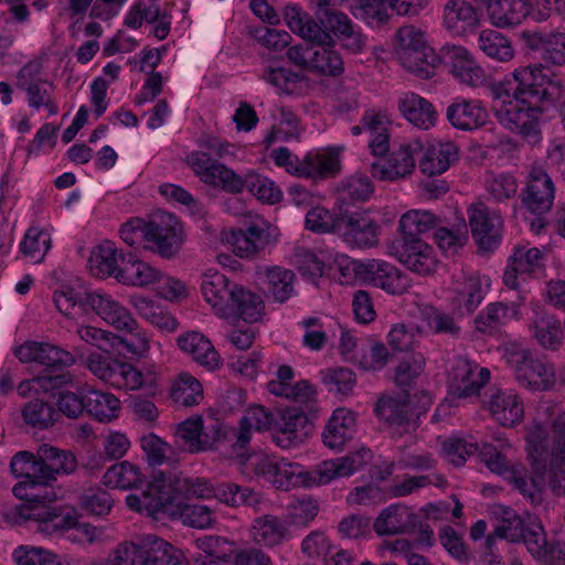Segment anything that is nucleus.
Masks as SVG:
<instances>
[{"label": "nucleus", "mask_w": 565, "mask_h": 565, "mask_svg": "<svg viewBox=\"0 0 565 565\" xmlns=\"http://www.w3.org/2000/svg\"><path fill=\"white\" fill-rule=\"evenodd\" d=\"M374 412L377 417L386 423L397 433H407L417 427V423L413 419L414 414L406 398H397L393 396H382L375 404Z\"/></svg>", "instance_id": "obj_29"}, {"label": "nucleus", "mask_w": 565, "mask_h": 565, "mask_svg": "<svg viewBox=\"0 0 565 565\" xmlns=\"http://www.w3.org/2000/svg\"><path fill=\"white\" fill-rule=\"evenodd\" d=\"M550 0H489L487 12L491 23L498 28L520 24L530 13L532 6L550 4Z\"/></svg>", "instance_id": "obj_28"}, {"label": "nucleus", "mask_w": 565, "mask_h": 565, "mask_svg": "<svg viewBox=\"0 0 565 565\" xmlns=\"http://www.w3.org/2000/svg\"><path fill=\"white\" fill-rule=\"evenodd\" d=\"M451 303L461 313H471L484 298V290L478 276L461 275L454 279Z\"/></svg>", "instance_id": "obj_35"}, {"label": "nucleus", "mask_w": 565, "mask_h": 565, "mask_svg": "<svg viewBox=\"0 0 565 565\" xmlns=\"http://www.w3.org/2000/svg\"><path fill=\"white\" fill-rule=\"evenodd\" d=\"M308 423L305 411L300 407L286 408L280 416L273 435L275 444L281 448H291L303 441L306 433L303 431Z\"/></svg>", "instance_id": "obj_31"}, {"label": "nucleus", "mask_w": 565, "mask_h": 565, "mask_svg": "<svg viewBox=\"0 0 565 565\" xmlns=\"http://www.w3.org/2000/svg\"><path fill=\"white\" fill-rule=\"evenodd\" d=\"M268 225L257 220L245 228L232 230L226 242L241 258H252L269 243Z\"/></svg>", "instance_id": "obj_24"}, {"label": "nucleus", "mask_w": 565, "mask_h": 565, "mask_svg": "<svg viewBox=\"0 0 565 565\" xmlns=\"http://www.w3.org/2000/svg\"><path fill=\"white\" fill-rule=\"evenodd\" d=\"M489 536L513 543L523 541L531 555L545 565H565V543H548L541 523L525 524L512 510L504 511L502 520Z\"/></svg>", "instance_id": "obj_5"}, {"label": "nucleus", "mask_w": 565, "mask_h": 565, "mask_svg": "<svg viewBox=\"0 0 565 565\" xmlns=\"http://www.w3.org/2000/svg\"><path fill=\"white\" fill-rule=\"evenodd\" d=\"M263 312L264 303L262 298L239 286L235 297H233V305H231L228 317L237 316L244 321L252 323L258 321Z\"/></svg>", "instance_id": "obj_57"}, {"label": "nucleus", "mask_w": 565, "mask_h": 565, "mask_svg": "<svg viewBox=\"0 0 565 565\" xmlns=\"http://www.w3.org/2000/svg\"><path fill=\"white\" fill-rule=\"evenodd\" d=\"M122 367L124 362L113 359L108 354H90L88 358V369L90 372L114 387H117Z\"/></svg>", "instance_id": "obj_63"}, {"label": "nucleus", "mask_w": 565, "mask_h": 565, "mask_svg": "<svg viewBox=\"0 0 565 565\" xmlns=\"http://www.w3.org/2000/svg\"><path fill=\"white\" fill-rule=\"evenodd\" d=\"M439 58L461 83L472 87H477L483 83L484 71L477 64L473 56L466 47L446 44L440 49Z\"/></svg>", "instance_id": "obj_20"}, {"label": "nucleus", "mask_w": 565, "mask_h": 565, "mask_svg": "<svg viewBox=\"0 0 565 565\" xmlns=\"http://www.w3.org/2000/svg\"><path fill=\"white\" fill-rule=\"evenodd\" d=\"M121 257H128V253H119L114 243L105 242L89 257V269L96 277L114 276L119 281Z\"/></svg>", "instance_id": "obj_43"}, {"label": "nucleus", "mask_w": 565, "mask_h": 565, "mask_svg": "<svg viewBox=\"0 0 565 565\" xmlns=\"http://www.w3.org/2000/svg\"><path fill=\"white\" fill-rule=\"evenodd\" d=\"M480 459L494 473L509 480L515 489L533 503L541 501V492L544 488V480L541 477H532L530 480L523 470L511 467L500 451L490 444L478 445Z\"/></svg>", "instance_id": "obj_8"}, {"label": "nucleus", "mask_w": 565, "mask_h": 565, "mask_svg": "<svg viewBox=\"0 0 565 565\" xmlns=\"http://www.w3.org/2000/svg\"><path fill=\"white\" fill-rule=\"evenodd\" d=\"M88 310L118 330H131L136 327V320L129 311L107 294L85 292L84 311Z\"/></svg>", "instance_id": "obj_22"}, {"label": "nucleus", "mask_w": 565, "mask_h": 565, "mask_svg": "<svg viewBox=\"0 0 565 565\" xmlns=\"http://www.w3.org/2000/svg\"><path fill=\"white\" fill-rule=\"evenodd\" d=\"M145 565H188L182 552L156 535L141 539Z\"/></svg>", "instance_id": "obj_37"}, {"label": "nucleus", "mask_w": 565, "mask_h": 565, "mask_svg": "<svg viewBox=\"0 0 565 565\" xmlns=\"http://www.w3.org/2000/svg\"><path fill=\"white\" fill-rule=\"evenodd\" d=\"M490 371L479 367L477 363L465 358H458L449 373L451 394L458 398L477 396L489 382Z\"/></svg>", "instance_id": "obj_17"}, {"label": "nucleus", "mask_w": 565, "mask_h": 565, "mask_svg": "<svg viewBox=\"0 0 565 565\" xmlns=\"http://www.w3.org/2000/svg\"><path fill=\"white\" fill-rule=\"evenodd\" d=\"M250 535L256 544L265 547L281 545L291 537L287 521L271 514L256 518L250 526Z\"/></svg>", "instance_id": "obj_33"}, {"label": "nucleus", "mask_w": 565, "mask_h": 565, "mask_svg": "<svg viewBox=\"0 0 565 565\" xmlns=\"http://www.w3.org/2000/svg\"><path fill=\"white\" fill-rule=\"evenodd\" d=\"M326 28L331 31L334 46H339L347 55L364 53L369 44V38L343 12H329L324 19Z\"/></svg>", "instance_id": "obj_16"}, {"label": "nucleus", "mask_w": 565, "mask_h": 565, "mask_svg": "<svg viewBox=\"0 0 565 565\" xmlns=\"http://www.w3.org/2000/svg\"><path fill=\"white\" fill-rule=\"evenodd\" d=\"M370 450L362 449L355 455L326 460L311 470H305L297 462L264 456L259 458L255 470L277 489L291 487H313L327 484L335 478L348 477L360 470L366 462Z\"/></svg>", "instance_id": "obj_1"}, {"label": "nucleus", "mask_w": 565, "mask_h": 565, "mask_svg": "<svg viewBox=\"0 0 565 565\" xmlns=\"http://www.w3.org/2000/svg\"><path fill=\"white\" fill-rule=\"evenodd\" d=\"M294 280L295 274L289 269L278 266L268 268L265 287L267 297L279 303L286 302L295 294Z\"/></svg>", "instance_id": "obj_50"}, {"label": "nucleus", "mask_w": 565, "mask_h": 565, "mask_svg": "<svg viewBox=\"0 0 565 565\" xmlns=\"http://www.w3.org/2000/svg\"><path fill=\"white\" fill-rule=\"evenodd\" d=\"M355 428L354 413L347 408H337L322 431L324 446L332 450H342L345 444L353 438Z\"/></svg>", "instance_id": "obj_32"}, {"label": "nucleus", "mask_w": 565, "mask_h": 565, "mask_svg": "<svg viewBox=\"0 0 565 565\" xmlns=\"http://www.w3.org/2000/svg\"><path fill=\"white\" fill-rule=\"evenodd\" d=\"M345 266L341 265L342 275L352 270L354 276L365 284L382 288L392 295H402L408 288L406 277L394 265L381 259L365 262L345 258Z\"/></svg>", "instance_id": "obj_6"}, {"label": "nucleus", "mask_w": 565, "mask_h": 565, "mask_svg": "<svg viewBox=\"0 0 565 565\" xmlns=\"http://www.w3.org/2000/svg\"><path fill=\"white\" fill-rule=\"evenodd\" d=\"M103 482L108 488L128 490L138 488L143 482V475L137 465L125 460L108 468Z\"/></svg>", "instance_id": "obj_48"}, {"label": "nucleus", "mask_w": 565, "mask_h": 565, "mask_svg": "<svg viewBox=\"0 0 565 565\" xmlns=\"http://www.w3.org/2000/svg\"><path fill=\"white\" fill-rule=\"evenodd\" d=\"M478 47L490 58L508 62L513 58L511 41L499 31L487 29L478 35Z\"/></svg>", "instance_id": "obj_55"}, {"label": "nucleus", "mask_w": 565, "mask_h": 565, "mask_svg": "<svg viewBox=\"0 0 565 565\" xmlns=\"http://www.w3.org/2000/svg\"><path fill=\"white\" fill-rule=\"evenodd\" d=\"M539 83H534L537 88L534 94H529L531 98L542 102L546 111L557 106L563 127L565 128V82L557 76H547L542 72ZM533 85V83H531Z\"/></svg>", "instance_id": "obj_38"}, {"label": "nucleus", "mask_w": 565, "mask_h": 565, "mask_svg": "<svg viewBox=\"0 0 565 565\" xmlns=\"http://www.w3.org/2000/svg\"><path fill=\"white\" fill-rule=\"evenodd\" d=\"M441 220L426 210H411L399 220L402 239L419 238L418 235L437 227Z\"/></svg>", "instance_id": "obj_51"}, {"label": "nucleus", "mask_w": 565, "mask_h": 565, "mask_svg": "<svg viewBox=\"0 0 565 565\" xmlns=\"http://www.w3.org/2000/svg\"><path fill=\"white\" fill-rule=\"evenodd\" d=\"M523 39L529 49L541 53V58L545 63L556 66L565 65V33H524Z\"/></svg>", "instance_id": "obj_34"}, {"label": "nucleus", "mask_w": 565, "mask_h": 565, "mask_svg": "<svg viewBox=\"0 0 565 565\" xmlns=\"http://www.w3.org/2000/svg\"><path fill=\"white\" fill-rule=\"evenodd\" d=\"M518 307L519 305L515 303L512 307L503 302L490 303L476 319L478 330L482 332L497 330L500 326L505 324L510 318L518 316Z\"/></svg>", "instance_id": "obj_59"}, {"label": "nucleus", "mask_w": 565, "mask_h": 565, "mask_svg": "<svg viewBox=\"0 0 565 565\" xmlns=\"http://www.w3.org/2000/svg\"><path fill=\"white\" fill-rule=\"evenodd\" d=\"M489 409L502 426H513L523 418V405L518 395L497 390L490 395Z\"/></svg>", "instance_id": "obj_42"}, {"label": "nucleus", "mask_w": 565, "mask_h": 565, "mask_svg": "<svg viewBox=\"0 0 565 565\" xmlns=\"http://www.w3.org/2000/svg\"><path fill=\"white\" fill-rule=\"evenodd\" d=\"M379 225L361 213H340L335 234L352 247H372L379 242Z\"/></svg>", "instance_id": "obj_15"}, {"label": "nucleus", "mask_w": 565, "mask_h": 565, "mask_svg": "<svg viewBox=\"0 0 565 565\" xmlns=\"http://www.w3.org/2000/svg\"><path fill=\"white\" fill-rule=\"evenodd\" d=\"M542 77V65L533 64L518 67L509 81L510 90L514 100L503 103L495 115L499 122L511 131L525 138L536 139L540 135V117L546 111L545 105L529 96L537 88L530 83H539Z\"/></svg>", "instance_id": "obj_2"}, {"label": "nucleus", "mask_w": 565, "mask_h": 565, "mask_svg": "<svg viewBox=\"0 0 565 565\" xmlns=\"http://www.w3.org/2000/svg\"><path fill=\"white\" fill-rule=\"evenodd\" d=\"M343 71V58L333 44H319L316 46L310 68L311 73L335 77L341 75Z\"/></svg>", "instance_id": "obj_54"}, {"label": "nucleus", "mask_w": 565, "mask_h": 565, "mask_svg": "<svg viewBox=\"0 0 565 565\" xmlns=\"http://www.w3.org/2000/svg\"><path fill=\"white\" fill-rule=\"evenodd\" d=\"M317 9L318 21L297 4H288L284 10V19L288 28L315 46L332 42L331 31L326 28L324 19L329 12H338L330 7H324L322 10Z\"/></svg>", "instance_id": "obj_10"}, {"label": "nucleus", "mask_w": 565, "mask_h": 565, "mask_svg": "<svg viewBox=\"0 0 565 565\" xmlns=\"http://www.w3.org/2000/svg\"><path fill=\"white\" fill-rule=\"evenodd\" d=\"M471 235L482 250H493L502 238L503 220L499 212L482 202L471 204L468 210Z\"/></svg>", "instance_id": "obj_12"}, {"label": "nucleus", "mask_w": 565, "mask_h": 565, "mask_svg": "<svg viewBox=\"0 0 565 565\" xmlns=\"http://www.w3.org/2000/svg\"><path fill=\"white\" fill-rule=\"evenodd\" d=\"M169 516L180 519L183 524L195 529L210 527L215 521L214 512L209 507L183 501L170 508Z\"/></svg>", "instance_id": "obj_53"}, {"label": "nucleus", "mask_w": 565, "mask_h": 565, "mask_svg": "<svg viewBox=\"0 0 565 565\" xmlns=\"http://www.w3.org/2000/svg\"><path fill=\"white\" fill-rule=\"evenodd\" d=\"M399 64L420 78H430L435 75L440 58L429 46L409 49L395 52Z\"/></svg>", "instance_id": "obj_39"}, {"label": "nucleus", "mask_w": 565, "mask_h": 565, "mask_svg": "<svg viewBox=\"0 0 565 565\" xmlns=\"http://www.w3.org/2000/svg\"><path fill=\"white\" fill-rule=\"evenodd\" d=\"M148 248L161 257H173L183 243L182 225L170 213L157 215L148 222Z\"/></svg>", "instance_id": "obj_11"}, {"label": "nucleus", "mask_w": 565, "mask_h": 565, "mask_svg": "<svg viewBox=\"0 0 565 565\" xmlns=\"http://www.w3.org/2000/svg\"><path fill=\"white\" fill-rule=\"evenodd\" d=\"M120 273L119 282L134 286L154 284L160 278V271L157 268L139 260L131 253H128V257H121Z\"/></svg>", "instance_id": "obj_46"}, {"label": "nucleus", "mask_w": 565, "mask_h": 565, "mask_svg": "<svg viewBox=\"0 0 565 565\" xmlns=\"http://www.w3.org/2000/svg\"><path fill=\"white\" fill-rule=\"evenodd\" d=\"M238 285L232 282L224 274L209 270L202 276L201 291L206 302L222 318H228L233 297Z\"/></svg>", "instance_id": "obj_21"}, {"label": "nucleus", "mask_w": 565, "mask_h": 565, "mask_svg": "<svg viewBox=\"0 0 565 565\" xmlns=\"http://www.w3.org/2000/svg\"><path fill=\"white\" fill-rule=\"evenodd\" d=\"M140 447L147 463L151 467L169 462L173 456V448L153 433L140 437Z\"/></svg>", "instance_id": "obj_62"}, {"label": "nucleus", "mask_w": 565, "mask_h": 565, "mask_svg": "<svg viewBox=\"0 0 565 565\" xmlns=\"http://www.w3.org/2000/svg\"><path fill=\"white\" fill-rule=\"evenodd\" d=\"M237 429L223 424L217 419H211L209 423L202 420V430L200 436V451L217 449L221 445H228L233 454L244 456V450L236 445Z\"/></svg>", "instance_id": "obj_41"}, {"label": "nucleus", "mask_w": 565, "mask_h": 565, "mask_svg": "<svg viewBox=\"0 0 565 565\" xmlns=\"http://www.w3.org/2000/svg\"><path fill=\"white\" fill-rule=\"evenodd\" d=\"M85 412L99 422H110L118 416L120 402L110 393L97 390H86Z\"/></svg>", "instance_id": "obj_49"}, {"label": "nucleus", "mask_w": 565, "mask_h": 565, "mask_svg": "<svg viewBox=\"0 0 565 565\" xmlns=\"http://www.w3.org/2000/svg\"><path fill=\"white\" fill-rule=\"evenodd\" d=\"M22 418L24 423L34 429H49L60 418V413L53 404L43 399H32L22 408Z\"/></svg>", "instance_id": "obj_52"}, {"label": "nucleus", "mask_w": 565, "mask_h": 565, "mask_svg": "<svg viewBox=\"0 0 565 565\" xmlns=\"http://www.w3.org/2000/svg\"><path fill=\"white\" fill-rule=\"evenodd\" d=\"M216 499L230 507H252L257 509L262 495L252 488L227 482L217 484Z\"/></svg>", "instance_id": "obj_58"}, {"label": "nucleus", "mask_w": 565, "mask_h": 565, "mask_svg": "<svg viewBox=\"0 0 565 565\" xmlns=\"http://www.w3.org/2000/svg\"><path fill=\"white\" fill-rule=\"evenodd\" d=\"M418 524V514L405 504L395 503L382 510L373 529L381 536L397 535L413 533Z\"/></svg>", "instance_id": "obj_25"}, {"label": "nucleus", "mask_w": 565, "mask_h": 565, "mask_svg": "<svg viewBox=\"0 0 565 565\" xmlns=\"http://www.w3.org/2000/svg\"><path fill=\"white\" fill-rule=\"evenodd\" d=\"M178 480H182V473L172 471H157L148 484L151 494L150 513L164 514L169 516L172 505L182 502V489Z\"/></svg>", "instance_id": "obj_19"}, {"label": "nucleus", "mask_w": 565, "mask_h": 565, "mask_svg": "<svg viewBox=\"0 0 565 565\" xmlns=\"http://www.w3.org/2000/svg\"><path fill=\"white\" fill-rule=\"evenodd\" d=\"M271 158L276 166L284 167L289 173L309 179L326 178L340 170L338 156L332 152H309L299 160L288 148L280 147L271 151Z\"/></svg>", "instance_id": "obj_7"}, {"label": "nucleus", "mask_w": 565, "mask_h": 565, "mask_svg": "<svg viewBox=\"0 0 565 565\" xmlns=\"http://www.w3.org/2000/svg\"><path fill=\"white\" fill-rule=\"evenodd\" d=\"M488 111L479 99L457 97L446 109L449 124L459 130L469 131L488 121Z\"/></svg>", "instance_id": "obj_26"}, {"label": "nucleus", "mask_w": 565, "mask_h": 565, "mask_svg": "<svg viewBox=\"0 0 565 565\" xmlns=\"http://www.w3.org/2000/svg\"><path fill=\"white\" fill-rule=\"evenodd\" d=\"M423 143L414 140L401 145L385 163L375 161L371 164V174L380 181H395L411 174L415 168L416 156L423 152Z\"/></svg>", "instance_id": "obj_18"}, {"label": "nucleus", "mask_w": 565, "mask_h": 565, "mask_svg": "<svg viewBox=\"0 0 565 565\" xmlns=\"http://www.w3.org/2000/svg\"><path fill=\"white\" fill-rule=\"evenodd\" d=\"M480 23L478 10L466 0H448L444 6V26L455 36L473 32Z\"/></svg>", "instance_id": "obj_30"}, {"label": "nucleus", "mask_w": 565, "mask_h": 565, "mask_svg": "<svg viewBox=\"0 0 565 565\" xmlns=\"http://www.w3.org/2000/svg\"><path fill=\"white\" fill-rule=\"evenodd\" d=\"M394 255L409 270L428 275L437 266V258L431 245L422 238L402 239L399 245L393 246Z\"/></svg>", "instance_id": "obj_23"}, {"label": "nucleus", "mask_w": 565, "mask_h": 565, "mask_svg": "<svg viewBox=\"0 0 565 565\" xmlns=\"http://www.w3.org/2000/svg\"><path fill=\"white\" fill-rule=\"evenodd\" d=\"M50 247V234L35 227H31L26 231L20 244V250L23 255L34 263L42 262Z\"/></svg>", "instance_id": "obj_64"}, {"label": "nucleus", "mask_w": 565, "mask_h": 565, "mask_svg": "<svg viewBox=\"0 0 565 565\" xmlns=\"http://www.w3.org/2000/svg\"><path fill=\"white\" fill-rule=\"evenodd\" d=\"M39 494H34L32 501L34 504L28 507L23 516L36 523V530L47 535H54L73 529L77 524L75 511L68 507L46 504L45 501L52 500L45 491L40 500Z\"/></svg>", "instance_id": "obj_9"}, {"label": "nucleus", "mask_w": 565, "mask_h": 565, "mask_svg": "<svg viewBox=\"0 0 565 565\" xmlns=\"http://www.w3.org/2000/svg\"><path fill=\"white\" fill-rule=\"evenodd\" d=\"M531 329L533 338L542 348L554 351L562 344L564 328L555 317L536 315Z\"/></svg>", "instance_id": "obj_47"}, {"label": "nucleus", "mask_w": 565, "mask_h": 565, "mask_svg": "<svg viewBox=\"0 0 565 565\" xmlns=\"http://www.w3.org/2000/svg\"><path fill=\"white\" fill-rule=\"evenodd\" d=\"M172 399L183 406L198 405L203 398L201 383L189 373H181L171 388Z\"/></svg>", "instance_id": "obj_61"}, {"label": "nucleus", "mask_w": 565, "mask_h": 565, "mask_svg": "<svg viewBox=\"0 0 565 565\" xmlns=\"http://www.w3.org/2000/svg\"><path fill=\"white\" fill-rule=\"evenodd\" d=\"M403 116L415 127L429 129L436 122V111L431 103L415 93H404L398 100Z\"/></svg>", "instance_id": "obj_40"}, {"label": "nucleus", "mask_w": 565, "mask_h": 565, "mask_svg": "<svg viewBox=\"0 0 565 565\" xmlns=\"http://www.w3.org/2000/svg\"><path fill=\"white\" fill-rule=\"evenodd\" d=\"M529 456L533 460V467L536 471L545 469L548 456L552 455V449L548 448V439L546 429L535 424L531 426L526 435Z\"/></svg>", "instance_id": "obj_60"}, {"label": "nucleus", "mask_w": 565, "mask_h": 565, "mask_svg": "<svg viewBox=\"0 0 565 565\" xmlns=\"http://www.w3.org/2000/svg\"><path fill=\"white\" fill-rule=\"evenodd\" d=\"M262 77L280 93L288 95L298 94L307 81L303 73L295 72L287 67L268 66L264 70Z\"/></svg>", "instance_id": "obj_56"}, {"label": "nucleus", "mask_w": 565, "mask_h": 565, "mask_svg": "<svg viewBox=\"0 0 565 565\" xmlns=\"http://www.w3.org/2000/svg\"><path fill=\"white\" fill-rule=\"evenodd\" d=\"M178 345L183 352L191 355L196 363L210 371L217 369L221 364L220 354L211 341L200 332L192 331L181 334L178 338Z\"/></svg>", "instance_id": "obj_36"}, {"label": "nucleus", "mask_w": 565, "mask_h": 565, "mask_svg": "<svg viewBox=\"0 0 565 565\" xmlns=\"http://www.w3.org/2000/svg\"><path fill=\"white\" fill-rule=\"evenodd\" d=\"M274 423V415L265 407L256 405L246 412L238 423L236 445L244 454L248 450V445L253 431L269 429Z\"/></svg>", "instance_id": "obj_44"}, {"label": "nucleus", "mask_w": 565, "mask_h": 565, "mask_svg": "<svg viewBox=\"0 0 565 565\" xmlns=\"http://www.w3.org/2000/svg\"><path fill=\"white\" fill-rule=\"evenodd\" d=\"M15 356L23 363L34 362L56 370L71 366L75 362L70 352L49 343L39 342L20 345L15 350Z\"/></svg>", "instance_id": "obj_27"}, {"label": "nucleus", "mask_w": 565, "mask_h": 565, "mask_svg": "<svg viewBox=\"0 0 565 565\" xmlns=\"http://www.w3.org/2000/svg\"><path fill=\"white\" fill-rule=\"evenodd\" d=\"M508 361L515 370L518 382L532 391H546L553 385V367L533 359L527 350H511Z\"/></svg>", "instance_id": "obj_13"}, {"label": "nucleus", "mask_w": 565, "mask_h": 565, "mask_svg": "<svg viewBox=\"0 0 565 565\" xmlns=\"http://www.w3.org/2000/svg\"><path fill=\"white\" fill-rule=\"evenodd\" d=\"M189 163L203 182L221 186L224 191L241 193L247 189L258 200L269 204L279 202L281 199L280 189L270 179L254 172L242 178L224 164L211 159L205 152L191 153Z\"/></svg>", "instance_id": "obj_3"}, {"label": "nucleus", "mask_w": 565, "mask_h": 565, "mask_svg": "<svg viewBox=\"0 0 565 565\" xmlns=\"http://www.w3.org/2000/svg\"><path fill=\"white\" fill-rule=\"evenodd\" d=\"M555 198V185L548 173L542 168H531L525 188L520 193L522 205L534 214L551 210Z\"/></svg>", "instance_id": "obj_14"}, {"label": "nucleus", "mask_w": 565, "mask_h": 565, "mask_svg": "<svg viewBox=\"0 0 565 565\" xmlns=\"http://www.w3.org/2000/svg\"><path fill=\"white\" fill-rule=\"evenodd\" d=\"M14 476L25 478L31 487L49 486L58 476H68L77 468L75 456L51 445L44 444L36 454L20 451L10 462Z\"/></svg>", "instance_id": "obj_4"}, {"label": "nucleus", "mask_w": 565, "mask_h": 565, "mask_svg": "<svg viewBox=\"0 0 565 565\" xmlns=\"http://www.w3.org/2000/svg\"><path fill=\"white\" fill-rule=\"evenodd\" d=\"M458 149L452 142H439L428 147L419 159V168L428 175L444 173L457 160Z\"/></svg>", "instance_id": "obj_45"}]
</instances>
